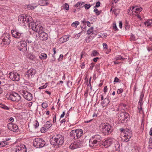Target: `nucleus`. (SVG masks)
Listing matches in <instances>:
<instances>
[{"label":"nucleus","instance_id":"1","mask_svg":"<svg viewBox=\"0 0 152 152\" xmlns=\"http://www.w3.org/2000/svg\"><path fill=\"white\" fill-rule=\"evenodd\" d=\"M32 18L28 15L22 14L18 17V20L21 23H22L23 25L26 24L28 25L29 27L34 31L38 33L39 37L41 38L42 40L47 39L48 35L44 31V28L40 25L37 24L36 23L31 21Z\"/></svg>","mask_w":152,"mask_h":152},{"label":"nucleus","instance_id":"2","mask_svg":"<svg viewBox=\"0 0 152 152\" xmlns=\"http://www.w3.org/2000/svg\"><path fill=\"white\" fill-rule=\"evenodd\" d=\"M64 141V136L58 134L54 135L50 140V144L57 147L61 146L63 144Z\"/></svg>","mask_w":152,"mask_h":152},{"label":"nucleus","instance_id":"3","mask_svg":"<svg viewBox=\"0 0 152 152\" xmlns=\"http://www.w3.org/2000/svg\"><path fill=\"white\" fill-rule=\"evenodd\" d=\"M102 132L105 135H108L111 134L113 130V127L112 126L107 123H102L100 126Z\"/></svg>","mask_w":152,"mask_h":152},{"label":"nucleus","instance_id":"4","mask_svg":"<svg viewBox=\"0 0 152 152\" xmlns=\"http://www.w3.org/2000/svg\"><path fill=\"white\" fill-rule=\"evenodd\" d=\"M121 130L122 132L121 134L122 140L126 142H128L132 136L131 131L129 129L124 130L121 129Z\"/></svg>","mask_w":152,"mask_h":152},{"label":"nucleus","instance_id":"5","mask_svg":"<svg viewBox=\"0 0 152 152\" xmlns=\"http://www.w3.org/2000/svg\"><path fill=\"white\" fill-rule=\"evenodd\" d=\"M102 137L100 135H95L91 137L89 145L91 147L97 146L100 143Z\"/></svg>","mask_w":152,"mask_h":152},{"label":"nucleus","instance_id":"6","mask_svg":"<svg viewBox=\"0 0 152 152\" xmlns=\"http://www.w3.org/2000/svg\"><path fill=\"white\" fill-rule=\"evenodd\" d=\"M83 130L81 129H77L72 130L70 133V136L75 140L80 138L83 135Z\"/></svg>","mask_w":152,"mask_h":152},{"label":"nucleus","instance_id":"7","mask_svg":"<svg viewBox=\"0 0 152 152\" xmlns=\"http://www.w3.org/2000/svg\"><path fill=\"white\" fill-rule=\"evenodd\" d=\"M6 96L8 99L16 102H19L21 98L18 93L14 92L7 94Z\"/></svg>","mask_w":152,"mask_h":152},{"label":"nucleus","instance_id":"8","mask_svg":"<svg viewBox=\"0 0 152 152\" xmlns=\"http://www.w3.org/2000/svg\"><path fill=\"white\" fill-rule=\"evenodd\" d=\"M45 143V140L42 139L40 138H36L33 142V145L38 148L43 147Z\"/></svg>","mask_w":152,"mask_h":152},{"label":"nucleus","instance_id":"9","mask_svg":"<svg viewBox=\"0 0 152 152\" xmlns=\"http://www.w3.org/2000/svg\"><path fill=\"white\" fill-rule=\"evenodd\" d=\"M27 45L26 41H20L18 42L17 48L20 51L22 52H25L27 50Z\"/></svg>","mask_w":152,"mask_h":152},{"label":"nucleus","instance_id":"10","mask_svg":"<svg viewBox=\"0 0 152 152\" xmlns=\"http://www.w3.org/2000/svg\"><path fill=\"white\" fill-rule=\"evenodd\" d=\"M20 92V94L26 100L28 101H31L32 99L33 98L32 94L26 90L24 89L21 90Z\"/></svg>","mask_w":152,"mask_h":152},{"label":"nucleus","instance_id":"11","mask_svg":"<svg viewBox=\"0 0 152 152\" xmlns=\"http://www.w3.org/2000/svg\"><path fill=\"white\" fill-rule=\"evenodd\" d=\"M118 118L120 120L124 121H127L129 119V114L126 112L122 111L118 116Z\"/></svg>","mask_w":152,"mask_h":152},{"label":"nucleus","instance_id":"12","mask_svg":"<svg viewBox=\"0 0 152 152\" xmlns=\"http://www.w3.org/2000/svg\"><path fill=\"white\" fill-rule=\"evenodd\" d=\"M10 36L8 34H7L3 35L2 41L0 44L1 46H3L5 45H9L10 42Z\"/></svg>","mask_w":152,"mask_h":152},{"label":"nucleus","instance_id":"13","mask_svg":"<svg viewBox=\"0 0 152 152\" xmlns=\"http://www.w3.org/2000/svg\"><path fill=\"white\" fill-rule=\"evenodd\" d=\"M36 73L35 70L34 69L31 68L26 72L25 77L28 79H30L34 77Z\"/></svg>","mask_w":152,"mask_h":152},{"label":"nucleus","instance_id":"14","mask_svg":"<svg viewBox=\"0 0 152 152\" xmlns=\"http://www.w3.org/2000/svg\"><path fill=\"white\" fill-rule=\"evenodd\" d=\"M10 78L13 81H18L20 79L19 74L16 72H12L9 74Z\"/></svg>","mask_w":152,"mask_h":152},{"label":"nucleus","instance_id":"15","mask_svg":"<svg viewBox=\"0 0 152 152\" xmlns=\"http://www.w3.org/2000/svg\"><path fill=\"white\" fill-rule=\"evenodd\" d=\"M12 36L17 39H22L23 38V34L19 32L17 30H12L11 31Z\"/></svg>","mask_w":152,"mask_h":152},{"label":"nucleus","instance_id":"16","mask_svg":"<svg viewBox=\"0 0 152 152\" xmlns=\"http://www.w3.org/2000/svg\"><path fill=\"white\" fill-rule=\"evenodd\" d=\"M83 142L82 141H75L69 146V148L71 149H74L82 147Z\"/></svg>","mask_w":152,"mask_h":152},{"label":"nucleus","instance_id":"17","mask_svg":"<svg viewBox=\"0 0 152 152\" xmlns=\"http://www.w3.org/2000/svg\"><path fill=\"white\" fill-rule=\"evenodd\" d=\"M114 140L111 138H107L106 139L102 145L105 148H107L110 146L113 143Z\"/></svg>","mask_w":152,"mask_h":152},{"label":"nucleus","instance_id":"18","mask_svg":"<svg viewBox=\"0 0 152 152\" xmlns=\"http://www.w3.org/2000/svg\"><path fill=\"white\" fill-rule=\"evenodd\" d=\"M7 127L10 130L14 132H17L18 131V127L16 124H8Z\"/></svg>","mask_w":152,"mask_h":152},{"label":"nucleus","instance_id":"19","mask_svg":"<svg viewBox=\"0 0 152 152\" xmlns=\"http://www.w3.org/2000/svg\"><path fill=\"white\" fill-rule=\"evenodd\" d=\"M16 149V152H26V147L24 145H18Z\"/></svg>","mask_w":152,"mask_h":152},{"label":"nucleus","instance_id":"20","mask_svg":"<svg viewBox=\"0 0 152 152\" xmlns=\"http://www.w3.org/2000/svg\"><path fill=\"white\" fill-rule=\"evenodd\" d=\"M142 10V8L138 6H135L132 7L131 10L132 12H134L135 13H139Z\"/></svg>","mask_w":152,"mask_h":152},{"label":"nucleus","instance_id":"21","mask_svg":"<svg viewBox=\"0 0 152 152\" xmlns=\"http://www.w3.org/2000/svg\"><path fill=\"white\" fill-rule=\"evenodd\" d=\"M69 38V36L68 35H64L60 38V42L62 43L68 41Z\"/></svg>","mask_w":152,"mask_h":152},{"label":"nucleus","instance_id":"22","mask_svg":"<svg viewBox=\"0 0 152 152\" xmlns=\"http://www.w3.org/2000/svg\"><path fill=\"white\" fill-rule=\"evenodd\" d=\"M38 4L41 6L48 5L49 4L48 0H39L38 1Z\"/></svg>","mask_w":152,"mask_h":152},{"label":"nucleus","instance_id":"23","mask_svg":"<svg viewBox=\"0 0 152 152\" xmlns=\"http://www.w3.org/2000/svg\"><path fill=\"white\" fill-rule=\"evenodd\" d=\"M6 141H3L0 142V147H3L5 146L6 145H8V142H7V140H10L9 139H6Z\"/></svg>","mask_w":152,"mask_h":152},{"label":"nucleus","instance_id":"24","mask_svg":"<svg viewBox=\"0 0 152 152\" xmlns=\"http://www.w3.org/2000/svg\"><path fill=\"white\" fill-rule=\"evenodd\" d=\"M39 58L41 60H45L47 58V55L44 53H42L39 55Z\"/></svg>","mask_w":152,"mask_h":152},{"label":"nucleus","instance_id":"25","mask_svg":"<svg viewBox=\"0 0 152 152\" xmlns=\"http://www.w3.org/2000/svg\"><path fill=\"white\" fill-rule=\"evenodd\" d=\"M152 20H148L144 22V24L145 26L148 27L151 26Z\"/></svg>","mask_w":152,"mask_h":152},{"label":"nucleus","instance_id":"26","mask_svg":"<svg viewBox=\"0 0 152 152\" xmlns=\"http://www.w3.org/2000/svg\"><path fill=\"white\" fill-rule=\"evenodd\" d=\"M84 3L82 1H79L75 5L76 7L78 8H81L83 7V4Z\"/></svg>","mask_w":152,"mask_h":152},{"label":"nucleus","instance_id":"27","mask_svg":"<svg viewBox=\"0 0 152 152\" xmlns=\"http://www.w3.org/2000/svg\"><path fill=\"white\" fill-rule=\"evenodd\" d=\"M110 102V101L109 99L107 98H105L103 101L101 102V104L103 106L104 104H107Z\"/></svg>","mask_w":152,"mask_h":152},{"label":"nucleus","instance_id":"28","mask_svg":"<svg viewBox=\"0 0 152 152\" xmlns=\"http://www.w3.org/2000/svg\"><path fill=\"white\" fill-rule=\"evenodd\" d=\"M37 7V6H32L30 4H29L28 5H26L25 7H26L27 9L28 10H32L34 9Z\"/></svg>","mask_w":152,"mask_h":152},{"label":"nucleus","instance_id":"29","mask_svg":"<svg viewBox=\"0 0 152 152\" xmlns=\"http://www.w3.org/2000/svg\"><path fill=\"white\" fill-rule=\"evenodd\" d=\"M114 147L115 148V150L118 151L120 147V145L119 142L118 141H116Z\"/></svg>","mask_w":152,"mask_h":152},{"label":"nucleus","instance_id":"30","mask_svg":"<svg viewBox=\"0 0 152 152\" xmlns=\"http://www.w3.org/2000/svg\"><path fill=\"white\" fill-rule=\"evenodd\" d=\"M52 125V124L50 121H47L44 125L45 126L46 128L48 129Z\"/></svg>","mask_w":152,"mask_h":152},{"label":"nucleus","instance_id":"31","mask_svg":"<svg viewBox=\"0 0 152 152\" xmlns=\"http://www.w3.org/2000/svg\"><path fill=\"white\" fill-rule=\"evenodd\" d=\"M99 53L96 50H94L92 51L91 56L92 57H94L99 55Z\"/></svg>","mask_w":152,"mask_h":152},{"label":"nucleus","instance_id":"32","mask_svg":"<svg viewBox=\"0 0 152 152\" xmlns=\"http://www.w3.org/2000/svg\"><path fill=\"white\" fill-rule=\"evenodd\" d=\"M94 33L93 28V27H91L87 31V33L88 35H91Z\"/></svg>","mask_w":152,"mask_h":152},{"label":"nucleus","instance_id":"33","mask_svg":"<svg viewBox=\"0 0 152 152\" xmlns=\"http://www.w3.org/2000/svg\"><path fill=\"white\" fill-rule=\"evenodd\" d=\"M94 12L95 13L96 15L98 16L102 12V10L99 11L98 9L95 8L94 9Z\"/></svg>","mask_w":152,"mask_h":152},{"label":"nucleus","instance_id":"34","mask_svg":"<svg viewBox=\"0 0 152 152\" xmlns=\"http://www.w3.org/2000/svg\"><path fill=\"white\" fill-rule=\"evenodd\" d=\"M113 12L114 13L115 15L116 16L119 13V9H113Z\"/></svg>","mask_w":152,"mask_h":152},{"label":"nucleus","instance_id":"35","mask_svg":"<svg viewBox=\"0 0 152 152\" xmlns=\"http://www.w3.org/2000/svg\"><path fill=\"white\" fill-rule=\"evenodd\" d=\"M80 24L79 22L78 21H75V22H73L71 24V26H72L75 27V28L77 27V25H79Z\"/></svg>","mask_w":152,"mask_h":152},{"label":"nucleus","instance_id":"36","mask_svg":"<svg viewBox=\"0 0 152 152\" xmlns=\"http://www.w3.org/2000/svg\"><path fill=\"white\" fill-rule=\"evenodd\" d=\"M149 148L150 149L152 148V138H150L148 142Z\"/></svg>","mask_w":152,"mask_h":152},{"label":"nucleus","instance_id":"37","mask_svg":"<svg viewBox=\"0 0 152 152\" xmlns=\"http://www.w3.org/2000/svg\"><path fill=\"white\" fill-rule=\"evenodd\" d=\"M47 129H48L47 128H46L45 126L44 125L41 128L40 131L42 133H44L46 132Z\"/></svg>","mask_w":152,"mask_h":152},{"label":"nucleus","instance_id":"38","mask_svg":"<svg viewBox=\"0 0 152 152\" xmlns=\"http://www.w3.org/2000/svg\"><path fill=\"white\" fill-rule=\"evenodd\" d=\"M42 106L43 108H46L48 106L47 103L46 102H43L42 104Z\"/></svg>","mask_w":152,"mask_h":152},{"label":"nucleus","instance_id":"39","mask_svg":"<svg viewBox=\"0 0 152 152\" xmlns=\"http://www.w3.org/2000/svg\"><path fill=\"white\" fill-rule=\"evenodd\" d=\"M122 105H124L123 104H120L119 105V106H118L117 108L116 109V111H120L122 112L123 111L122 110H121V108H122Z\"/></svg>","mask_w":152,"mask_h":152},{"label":"nucleus","instance_id":"40","mask_svg":"<svg viewBox=\"0 0 152 152\" xmlns=\"http://www.w3.org/2000/svg\"><path fill=\"white\" fill-rule=\"evenodd\" d=\"M126 58H123L121 56H118V57L116 58V60H124Z\"/></svg>","mask_w":152,"mask_h":152},{"label":"nucleus","instance_id":"41","mask_svg":"<svg viewBox=\"0 0 152 152\" xmlns=\"http://www.w3.org/2000/svg\"><path fill=\"white\" fill-rule=\"evenodd\" d=\"M35 129H37L39 126V123L37 120L35 121V122L34 125Z\"/></svg>","mask_w":152,"mask_h":152},{"label":"nucleus","instance_id":"42","mask_svg":"<svg viewBox=\"0 0 152 152\" xmlns=\"http://www.w3.org/2000/svg\"><path fill=\"white\" fill-rule=\"evenodd\" d=\"M64 9L66 10H68L69 9V4L67 3H65L64 4Z\"/></svg>","mask_w":152,"mask_h":152},{"label":"nucleus","instance_id":"43","mask_svg":"<svg viewBox=\"0 0 152 152\" xmlns=\"http://www.w3.org/2000/svg\"><path fill=\"white\" fill-rule=\"evenodd\" d=\"M84 7H85V9H86V10H88V9L89 8H90V7H91V5L89 4H86L84 6Z\"/></svg>","mask_w":152,"mask_h":152},{"label":"nucleus","instance_id":"44","mask_svg":"<svg viewBox=\"0 0 152 152\" xmlns=\"http://www.w3.org/2000/svg\"><path fill=\"white\" fill-rule=\"evenodd\" d=\"M1 107L7 110H8L9 109V108L5 105H2L1 106Z\"/></svg>","mask_w":152,"mask_h":152},{"label":"nucleus","instance_id":"45","mask_svg":"<svg viewBox=\"0 0 152 152\" xmlns=\"http://www.w3.org/2000/svg\"><path fill=\"white\" fill-rule=\"evenodd\" d=\"M101 4V3L100 1L97 2L95 6H94V7H100Z\"/></svg>","mask_w":152,"mask_h":152},{"label":"nucleus","instance_id":"46","mask_svg":"<svg viewBox=\"0 0 152 152\" xmlns=\"http://www.w3.org/2000/svg\"><path fill=\"white\" fill-rule=\"evenodd\" d=\"M48 85L47 84V83H46L45 85L42 86H41L39 88V89H43L46 88L47 86Z\"/></svg>","mask_w":152,"mask_h":152},{"label":"nucleus","instance_id":"47","mask_svg":"<svg viewBox=\"0 0 152 152\" xmlns=\"http://www.w3.org/2000/svg\"><path fill=\"white\" fill-rule=\"evenodd\" d=\"M114 82L116 83H120L121 80L117 77H115Z\"/></svg>","mask_w":152,"mask_h":152},{"label":"nucleus","instance_id":"48","mask_svg":"<svg viewBox=\"0 0 152 152\" xmlns=\"http://www.w3.org/2000/svg\"><path fill=\"white\" fill-rule=\"evenodd\" d=\"M113 28L115 31H118V30L115 23H113Z\"/></svg>","mask_w":152,"mask_h":152},{"label":"nucleus","instance_id":"49","mask_svg":"<svg viewBox=\"0 0 152 152\" xmlns=\"http://www.w3.org/2000/svg\"><path fill=\"white\" fill-rule=\"evenodd\" d=\"M123 91V89L122 88L118 89L117 91L118 94H119L122 93Z\"/></svg>","mask_w":152,"mask_h":152},{"label":"nucleus","instance_id":"50","mask_svg":"<svg viewBox=\"0 0 152 152\" xmlns=\"http://www.w3.org/2000/svg\"><path fill=\"white\" fill-rule=\"evenodd\" d=\"M123 104L124 105H122L123 106H122V108H121V110H122L123 111H124L125 110V109H126L125 107L126 105L125 104Z\"/></svg>","mask_w":152,"mask_h":152},{"label":"nucleus","instance_id":"51","mask_svg":"<svg viewBox=\"0 0 152 152\" xmlns=\"http://www.w3.org/2000/svg\"><path fill=\"white\" fill-rule=\"evenodd\" d=\"M142 99H139V101L138 102V105H141L142 106L143 104V102H142Z\"/></svg>","mask_w":152,"mask_h":152},{"label":"nucleus","instance_id":"52","mask_svg":"<svg viewBox=\"0 0 152 152\" xmlns=\"http://www.w3.org/2000/svg\"><path fill=\"white\" fill-rule=\"evenodd\" d=\"M63 56L62 54H61L58 58V60L59 61H61L63 60Z\"/></svg>","mask_w":152,"mask_h":152},{"label":"nucleus","instance_id":"53","mask_svg":"<svg viewBox=\"0 0 152 152\" xmlns=\"http://www.w3.org/2000/svg\"><path fill=\"white\" fill-rule=\"evenodd\" d=\"M125 28L126 30H128L129 28V25L126 22V24L125 25Z\"/></svg>","mask_w":152,"mask_h":152},{"label":"nucleus","instance_id":"54","mask_svg":"<svg viewBox=\"0 0 152 152\" xmlns=\"http://www.w3.org/2000/svg\"><path fill=\"white\" fill-rule=\"evenodd\" d=\"M88 89H86L85 91V93L84 94V95L85 97H87L88 96Z\"/></svg>","mask_w":152,"mask_h":152},{"label":"nucleus","instance_id":"55","mask_svg":"<svg viewBox=\"0 0 152 152\" xmlns=\"http://www.w3.org/2000/svg\"><path fill=\"white\" fill-rule=\"evenodd\" d=\"M56 115H54L53 119V123H55L56 122Z\"/></svg>","mask_w":152,"mask_h":152},{"label":"nucleus","instance_id":"56","mask_svg":"<svg viewBox=\"0 0 152 152\" xmlns=\"http://www.w3.org/2000/svg\"><path fill=\"white\" fill-rule=\"evenodd\" d=\"M108 90L107 88V86H106L104 88V93L105 94H106V93L107 92V90Z\"/></svg>","mask_w":152,"mask_h":152},{"label":"nucleus","instance_id":"57","mask_svg":"<svg viewBox=\"0 0 152 152\" xmlns=\"http://www.w3.org/2000/svg\"><path fill=\"white\" fill-rule=\"evenodd\" d=\"M94 63H92L91 64V65L90 67V69L91 70H92L93 68H94Z\"/></svg>","mask_w":152,"mask_h":152},{"label":"nucleus","instance_id":"58","mask_svg":"<svg viewBox=\"0 0 152 152\" xmlns=\"http://www.w3.org/2000/svg\"><path fill=\"white\" fill-rule=\"evenodd\" d=\"M138 110L140 113L142 110V106L138 105Z\"/></svg>","mask_w":152,"mask_h":152},{"label":"nucleus","instance_id":"59","mask_svg":"<svg viewBox=\"0 0 152 152\" xmlns=\"http://www.w3.org/2000/svg\"><path fill=\"white\" fill-rule=\"evenodd\" d=\"M103 45L104 48H107V45L106 43H104L103 44Z\"/></svg>","mask_w":152,"mask_h":152},{"label":"nucleus","instance_id":"60","mask_svg":"<svg viewBox=\"0 0 152 152\" xmlns=\"http://www.w3.org/2000/svg\"><path fill=\"white\" fill-rule=\"evenodd\" d=\"M119 27L121 28L122 27V23L121 21H119Z\"/></svg>","mask_w":152,"mask_h":152},{"label":"nucleus","instance_id":"61","mask_svg":"<svg viewBox=\"0 0 152 152\" xmlns=\"http://www.w3.org/2000/svg\"><path fill=\"white\" fill-rule=\"evenodd\" d=\"M119 0H112V3L113 4H114L115 3H116Z\"/></svg>","mask_w":152,"mask_h":152},{"label":"nucleus","instance_id":"62","mask_svg":"<svg viewBox=\"0 0 152 152\" xmlns=\"http://www.w3.org/2000/svg\"><path fill=\"white\" fill-rule=\"evenodd\" d=\"M65 114V112L64 111L63 112L62 114H61L60 116V118H62L64 117V116Z\"/></svg>","mask_w":152,"mask_h":152},{"label":"nucleus","instance_id":"63","mask_svg":"<svg viewBox=\"0 0 152 152\" xmlns=\"http://www.w3.org/2000/svg\"><path fill=\"white\" fill-rule=\"evenodd\" d=\"M85 54V53L84 52L82 51V52H81V53L80 59H81L83 57V56Z\"/></svg>","mask_w":152,"mask_h":152},{"label":"nucleus","instance_id":"64","mask_svg":"<svg viewBox=\"0 0 152 152\" xmlns=\"http://www.w3.org/2000/svg\"><path fill=\"white\" fill-rule=\"evenodd\" d=\"M144 94L142 93L141 94V95H140V99H143V98L144 97Z\"/></svg>","mask_w":152,"mask_h":152}]
</instances>
